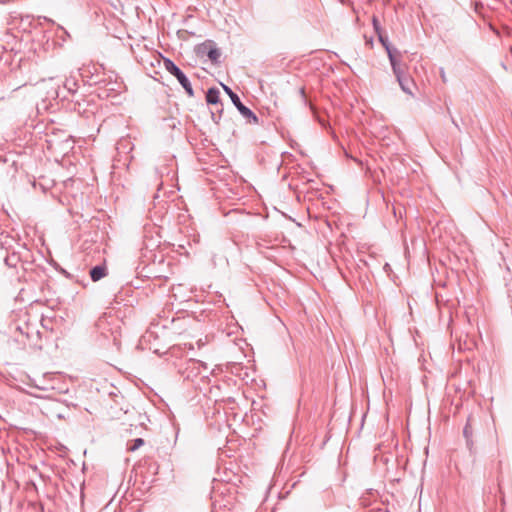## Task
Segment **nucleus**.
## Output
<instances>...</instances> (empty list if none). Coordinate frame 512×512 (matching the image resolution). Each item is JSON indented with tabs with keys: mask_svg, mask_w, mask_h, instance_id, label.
I'll use <instances>...</instances> for the list:
<instances>
[{
	"mask_svg": "<svg viewBox=\"0 0 512 512\" xmlns=\"http://www.w3.org/2000/svg\"><path fill=\"white\" fill-rule=\"evenodd\" d=\"M122 88L123 83L115 71H106L103 68V72H100L98 69V98H108L112 94H118Z\"/></svg>",
	"mask_w": 512,
	"mask_h": 512,
	"instance_id": "1",
	"label": "nucleus"
},
{
	"mask_svg": "<svg viewBox=\"0 0 512 512\" xmlns=\"http://www.w3.org/2000/svg\"><path fill=\"white\" fill-rule=\"evenodd\" d=\"M224 91L228 94L230 97L232 103L235 105V107L238 109V111L241 113V115L247 120L249 124H258L259 118L256 116V114L246 107L240 100L239 96L232 91L230 87L227 85L222 84Z\"/></svg>",
	"mask_w": 512,
	"mask_h": 512,
	"instance_id": "2",
	"label": "nucleus"
},
{
	"mask_svg": "<svg viewBox=\"0 0 512 512\" xmlns=\"http://www.w3.org/2000/svg\"><path fill=\"white\" fill-rule=\"evenodd\" d=\"M164 67L171 75H173L178 80L180 85L183 87V89L190 97L194 96V91L189 79L172 60L168 58L164 59Z\"/></svg>",
	"mask_w": 512,
	"mask_h": 512,
	"instance_id": "3",
	"label": "nucleus"
},
{
	"mask_svg": "<svg viewBox=\"0 0 512 512\" xmlns=\"http://www.w3.org/2000/svg\"><path fill=\"white\" fill-rule=\"evenodd\" d=\"M389 61L396 78L406 74V65L401 62V52L391 53L389 51Z\"/></svg>",
	"mask_w": 512,
	"mask_h": 512,
	"instance_id": "4",
	"label": "nucleus"
},
{
	"mask_svg": "<svg viewBox=\"0 0 512 512\" xmlns=\"http://www.w3.org/2000/svg\"><path fill=\"white\" fill-rule=\"evenodd\" d=\"M403 92L413 96V88L415 87L414 80L407 74L396 78Z\"/></svg>",
	"mask_w": 512,
	"mask_h": 512,
	"instance_id": "5",
	"label": "nucleus"
},
{
	"mask_svg": "<svg viewBox=\"0 0 512 512\" xmlns=\"http://www.w3.org/2000/svg\"><path fill=\"white\" fill-rule=\"evenodd\" d=\"M206 101L208 104L216 105L220 103V91L213 87L209 88L206 93Z\"/></svg>",
	"mask_w": 512,
	"mask_h": 512,
	"instance_id": "6",
	"label": "nucleus"
},
{
	"mask_svg": "<svg viewBox=\"0 0 512 512\" xmlns=\"http://www.w3.org/2000/svg\"><path fill=\"white\" fill-rule=\"evenodd\" d=\"M21 261V257L18 252H12L7 254V256L4 258V262L6 266L9 268H17L18 264Z\"/></svg>",
	"mask_w": 512,
	"mask_h": 512,
	"instance_id": "7",
	"label": "nucleus"
},
{
	"mask_svg": "<svg viewBox=\"0 0 512 512\" xmlns=\"http://www.w3.org/2000/svg\"><path fill=\"white\" fill-rule=\"evenodd\" d=\"M116 150L119 154L125 153L128 154L132 150V143L127 138H122L118 141L116 145Z\"/></svg>",
	"mask_w": 512,
	"mask_h": 512,
	"instance_id": "8",
	"label": "nucleus"
},
{
	"mask_svg": "<svg viewBox=\"0 0 512 512\" xmlns=\"http://www.w3.org/2000/svg\"><path fill=\"white\" fill-rule=\"evenodd\" d=\"M378 38H379V41L381 42V44L383 45V47L385 48V50H386V52H387V55H388V56H389V51H390L391 53H393V54H395V53H398V52H399L397 49L392 48V47L390 46V43H389V41H388V38H387V37H385V36H383V34H382V33H379V34H378Z\"/></svg>",
	"mask_w": 512,
	"mask_h": 512,
	"instance_id": "9",
	"label": "nucleus"
},
{
	"mask_svg": "<svg viewBox=\"0 0 512 512\" xmlns=\"http://www.w3.org/2000/svg\"><path fill=\"white\" fill-rule=\"evenodd\" d=\"M144 445V440L142 438L134 439L131 444L128 445L127 450L130 452H134Z\"/></svg>",
	"mask_w": 512,
	"mask_h": 512,
	"instance_id": "10",
	"label": "nucleus"
},
{
	"mask_svg": "<svg viewBox=\"0 0 512 512\" xmlns=\"http://www.w3.org/2000/svg\"><path fill=\"white\" fill-rule=\"evenodd\" d=\"M472 434H473V430H472V427H471V424H470V420H468L466 425H465V427H464V429H463V435L466 438V441H467L468 445L471 442Z\"/></svg>",
	"mask_w": 512,
	"mask_h": 512,
	"instance_id": "11",
	"label": "nucleus"
},
{
	"mask_svg": "<svg viewBox=\"0 0 512 512\" xmlns=\"http://www.w3.org/2000/svg\"><path fill=\"white\" fill-rule=\"evenodd\" d=\"M106 258L103 259V263L98 265V280L107 276Z\"/></svg>",
	"mask_w": 512,
	"mask_h": 512,
	"instance_id": "12",
	"label": "nucleus"
},
{
	"mask_svg": "<svg viewBox=\"0 0 512 512\" xmlns=\"http://www.w3.org/2000/svg\"><path fill=\"white\" fill-rule=\"evenodd\" d=\"M220 56L221 53L217 48H213L208 51V58L213 62H217Z\"/></svg>",
	"mask_w": 512,
	"mask_h": 512,
	"instance_id": "13",
	"label": "nucleus"
},
{
	"mask_svg": "<svg viewBox=\"0 0 512 512\" xmlns=\"http://www.w3.org/2000/svg\"><path fill=\"white\" fill-rule=\"evenodd\" d=\"M64 86L69 92L75 93L76 87H77V82L74 79H67Z\"/></svg>",
	"mask_w": 512,
	"mask_h": 512,
	"instance_id": "14",
	"label": "nucleus"
},
{
	"mask_svg": "<svg viewBox=\"0 0 512 512\" xmlns=\"http://www.w3.org/2000/svg\"><path fill=\"white\" fill-rule=\"evenodd\" d=\"M372 23H373V27H374L375 32H376L377 34L382 33V32H381L380 22H379V20L377 19V17H376V16H373V18H372Z\"/></svg>",
	"mask_w": 512,
	"mask_h": 512,
	"instance_id": "15",
	"label": "nucleus"
},
{
	"mask_svg": "<svg viewBox=\"0 0 512 512\" xmlns=\"http://www.w3.org/2000/svg\"><path fill=\"white\" fill-rule=\"evenodd\" d=\"M222 112H223V109H220L217 113H215V112L211 113L212 119L215 123H219V121L221 119Z\"/></svg>",
	"mask_w": 512,
	"mask_h": 512,
	"instance_id": "16",
	"label": "nucleus"
},
{
	"mask_svg": "<svg viewBox=\"0 0 512 512\" xmlns=\"http://www.w3.org/2000/svg\"><path fill=\"white\" fill-rule=\"evenodd\" d=\"M439 74H440V78H441L442 82L446 83L448 81V79H447L444 68L439 69Z\"/></svg>",
	"mask_w": 512,
	"mask_h": 512,
	"instance_id": "17",
	"label": "nucleus"
},
{
	"mask_svg": "<svg viewBox=\"0 0 512 512\" xmlns=\"http://www.w3.org/2000/svg\"><path fill=\"white\" fill-rule=\"evenodd\" d=\"M89 274H90L92 281L96 282V266H93L90 268Z\"/></svg>",
	"mask_w": 512,
	"mask_h": 512,
	"instance_id": "18",
	"label": "nucleus"
},
{
	"mask_svg": "<svg viewBox=\"0 0 512 512\" xmlns=\"http://www.w3.org/2000/svg\"><path fill=\"white\" fill-rule=\"evenodd\" d=\"M451 120H452V123L454 124V126H455L458 130H460V127H459L458 123L455 121V119H454L452 116H451Z\"/></svg>",
	"mask_w": 512,
	"mask_h": 512,
	"instance_id": "19",
	"label": "nucleus"
},
{
	"mask_svg": "<svg viewBox=\"0 0 512 512\" xmlns=\"http://www.w3.org/2000/svg\"><path fill=\"white\" fill-rule=\"evenodd\" d=\"M300 94L302 95V97H304V96H305V90H304V88H301V89H300Z\"/></svg>",
	"mask_w": 512,
	"mask_h": 512,
	"instance_id": "20",
	"label": "nucleus"
},
{
	"mask_svg": "<svg viewBox=\"0 0 512 512\" xmlns=\"http://www.w3.org/2000/svg\"><path fill=\"white\" fill-rule=\"evenodd\" d=\"M121 410H122V409H118V411H116V412L114 413V415H113V416H116L118 413H120V412H121Z\"/></svg>",
	"mask_w": 512,
	"mask_h": 512,
	"instance_id": "21",
	"label": "nucleus"
},
{
	"mask_svg": "<svg viewBox=\"0 0 512 512\" xmlns=\"http://www.w3.org/2000/svg\"><path fill=\"white\" fill-rule=\"evenodd\" d=\"M97 67H100L102 70H103V68H104V67H103L102 65H100V64H97Z\"/></svg>",
	"mask_w": 512,
	"mask_h": 512,
	"instance_id": "22",
	"label": "nucleus"
},
{
	"mask_svg": "<svg viewBox=\"0 0 512 512\" xmlns=\"http://www.w3.org/2000/svg\"><path fill=\"white\" fill-rule=\"evenodd\" d=\"M511 54H512V47L510 48Z\"/></svg>",
	"mask_w": 512,
	"mask_h": 512,
	"instance_id": "23",
	"label": "nucleus"
}]
</instances>
